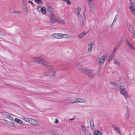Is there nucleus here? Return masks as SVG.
<instances>
[{
	"mask_svg": "<svg viewBox=\"0 0 135 135\" xmlns=\"http://www.w3.org/2000/svg\"><path fill=\"white\" fill-rule=\"evenodd\" d=\"M32 59L34 61L42 64L49 70L45 72L47 75L52 78L55 77L56 71H55L54 68L50 63L42 57H32Z\"/></svg>",
	"mask_w": 135,
	"mask_h": 135,
	"instance_id": "obj_1",
	"label": "nucleus"
},
{
	"mask_svg": "<svg viewBox=\"0 0 135 135\" xmlns=\"http://www.w3.org/2000/svg\"><path fill=\"white\" fill-rule=\"evenodd\" d=\"M74 65L81 73L88 77L91 78L95 77V74L94 71L84 66L78 62H75Z\"/></svg>",
	"mask_w": 135,
	"mask_h": 135,
	"instance_id": "obj_2",
	"label": "nucleus"
},
{
	"mask_svg": "<svg viewBox=\"0 0 135 135\" xmlns=\"http://www.w3.org/2000/svg\"><path fill=\"white\" fill-rule=\"evenodd\" d=\"M81 11L80 8V7H78L75 9L74 13L78 17L79 23V26L80 27H84L85 24L83 18L80 13Z\"/></svg>",
	"mask_w": 135,
	"mask_h": 135,
	"instance_id": "obj_3",
	"label": "nucleus"
},
{
	"mask_svg": "<svg viewBox=\"0 0 135 135\" xmlns=\"http://www.w3.org/2000/svg\"><path fill=\"white\" fill-rule=\"evenodd\" d=\"M49 17L50 19L49 22L50 23L55 24L59 20L58 17L55 15L53 13L50 14Z\"/></svg>",
	"mask_w": 135,
	"mask_h": 135,
	"instance_id": "obj_4",
	"label": "nucleus"
},
{
	"mask_svg": "<svg viewBox=\"0 0 135 135\" xmlns=\"http://www.w3.org/2000/svg\"><path fill=\"white\" fill-rule=\"evenodd\" d=\"M119 90L120 93L127 99L129 98V96L127 91L124 86H121L119 87Z\"/></svg>",
	"mask_w": 135,
	"mask_h": 135,
	"instance_id": "obj_5",
	"label": "nucleus"
},
{
	"mask_svg": "<svg viewBox=\"0 0 135 135\" xmlns=\"http://www.w3.org/2000/svg\"><path fill=\"white\" fill-rule=\"evenodd\" d=\"M65 102L68 104L75 103V97H69L66 98L65 99Z\"/></svg>",
	"mask_w": 135,
	"mask_h": 135,
	"instance_id": "obj_6",
	"label": "nucleus"
},
{
	"mask_svg": "<svg viewBox=\"0 0 135 135\" xmlns=\"http://www.w3.org/2000/svg\"><path fill=\"white\" fill-rule=\"evenodd\" d=\"M30 119L29 123L31 125L35 126H38L40 125V123L38 121L32 118H31Z\"/></svg>",
	"mask_w": 135,
	"mask_h": 135,
	"instance_id": "obj_7",
	"label": "nucleus"
},
{
	"mask_svg": "<svg viewBox=\"0 0 135 135\" xmlns=\"http://www.w3.org/2000/svg\"><path fill=\"white\" fill-rule=\"evenodd\" d=\"M91 11L94 9V3L93 0H87Z\"/></svg>",
	"mask_w": 135,
	"mask_h": 135,
	"instance_id": "obj_8",
	"label": "nucleus"
},
{
	"mask_svg": "<svg viewBox=\"0 0 135 135\" xmlns=\"http://www.w3.org/2000/svg\"><path fill=\"white\" fill-rule=\"evenodd\" d=\"M107 57V54H104L99 59L98 61L99 63L100 64H103L104 63Z\"/></svg>",
	"mask_w": 135,
	"mask_h": 135,
	"instance_id": "obj_9",
	"label": "nucleus"
},
{
	"mask_svg": "<svg viewBox=\"0 0 135 135\" xmlns=\"http://www.w3.org/2000/svg\"><path fill=\"white\" fill-rule=\"evenodd\" d=\"M86 100L84 99L75 97V103H85Z\"/></svg>",
	"mask_w": 135,
	"mask_h": 135,
	"instance_id": "obj_10",
	"label": "nucleus"
},
{
	"mask_svg": "<svg viewBox=\"0 0 135 135\" xmlns=\"http://www.w3.org/2000/svg\"><path fill=\"white\" fill-rule=\"evenodd\" d=\"M61 33H55L52 35V37L55 39H61Z\"/></svg>",
	"mask_w": 135,
	"mask_h": 135,
	"instance_id": "obj_11",
	"label": "nucleus"
},
{
	"mask_svg": "<svg viewBox=\"0 0 135 135\" xmlns=\"http://www.w3.org/2000/svg\"><path fill=\"white\" fill-rule=\"evenodd\" d=\"M127 27L129 29L130 31H132V34L134 35V36H133V37L135 38V31L132 25L130 24H128L127 25Z\"/></svg>",
	"mask_w": 135,
	"mask_h": 135,
	"instance_id": "obj_12",
	"label": "nucleus"
},
{
	"mask_svg": "<svg viewBox=\"0 0 135 135\" xmlns=\"http://www.w3.org/2000/svg\"><path fill=\"white\" fill-rule=\"evenodd\" d=\"M46 7L47 8V12L50 14L53 13L54 11V9L51 5L47 4L46 5Z\"/></svg>",
	"mask_w": 135,
	"mask_h": 135,
	"instance_id": "obj_13",
	"label": "nucleus"
},
{
	"mask_svg": "<svg viewBox=\"0 0 135 135\" xmlns=\"http://www.w3.org/2000/svg\"><path fill=\"white\" fill-rule=\"evenodd\" d=\"M94 45V43L93 42H91L88 46V51L90 53L92 52V48Z\"/></svg>",
	"mask_w": 135,
	"mask_h": 135,
	"instance_id": "obj_14",
	"label": "nucleus"
},
{
	"mask_svg": "<svg viewBox=\"0 0 135 135\" xmlns=\"http://www.w3.org/2000/svg\"><path fill=\"white\" fill-rule=\"evenodd\" d=\"M88 33V32H85V31L81 33L78 35L77 37L79 39H81L83 37L84 35H86Z\"/></svg>",
	"mask_w": 135,
	"mask_h": 135,
	"instance_id": "obj_15",
	"label": "nucleus"
},
{
	"mask_svg": "<svg viewBox=\"0 0 135 135\" xmlns=\"http://www.w3.org/2000/svg\"><path fill=\"white\" fill-rule=\"evenodd\" d=\"M61 38H70L71 37V36L67 34H64L61 33Z\"/></svg>",
	"mask_w": 135,
	"mask_h": 135,
	"instance_id": "obj_16",
	"label": "nucleus"
},
{
	"mask_svg": "<svg viewBox=\"0 0 135 135\" xmlns=\"http://www.w3.org/2000/svg\"><path fill=\"white\" fill-rule=\"evenodd\" d=\"M113 128L115 129L117 132V133L121 134V132H120V130L119 128L118 127L116 126L115 125L113 124L112 126Z\"/></svg>",
	"mask_w": 135,
	"mask_h": 135,
	"instance_id": "obj_17",
	"label": "nucleus"
},
{
	"mask_svg": "<svg viewBox=\"0 0 135 135\" xmlns=\"http://www.w3.org/2000/svg\"><path fill=\"white\" fill-rule=\"evenodd\" d=\"M14 120L17 123H18L19 124L21 125H24L23 123L19 119H17V118H16Z\"/></svg>",
	"mask_w": 135,
	"mask_h": 135,
	"instance_id": "obj_18",
	"label": "nucleus"
},
{
	"mask_svg": "<svg viewBox=\"0 0 135 135\" xmlns=\"http://www.w3.org/2000/svg\"><path fill=\"white\" fill-rule=\"evenodd\" d=\"M126 44L129 47H130L131 49L132 50H135V48L133 46L131 45L130 44V43L128 41H127L126 42Z\"/></svg>",
	"mask_w": 135,
	"mask_h": 135,
	"instance_id": "obj_19",
	"label": "nucleus"
},
{
	"mask_svg": "<svg viewBox=\"0 0 135 135\" xmlns=\"http://www.w3.org/2000/svg\"><path fill=\"white\" fill-rule=\"evenodd\" d=\"M134 6H131L129 7V8L130 9L131 13L133 14L135 13V9L134 8Z\"/></svg>",
	"mask_w": 135,
	"mask_h": 135,
	"instance_id": "obj_20",
	"label": "nucleus"
},
{
	"mask_svg": "<svg viewBox=\"0 0 135 135\" xmlns=\"http://www.w3.org/2000/svg\"><path fill=\"white\" fill-rule=\"evenodd\" d=\"M93 134L95 135H102V133L100 131H95L93 133Z\"/></svg>",
	"mask_w": 135,
	"mask_h": 135,
	"instance_id": "obj_21",
	"label": "nucleus"
},
{
	"mask_svg": "<svg viewBox=\"0 0 135 135\" xmlns=\"http://www.w3.org/2000/svg\"><path fill=\"white\" fill-rule=\"evenodd\" d=\"M114 63L117 65L120 66V63L119 61L117 59H114L113 60Z\"/></svg>",
	"mask_w": 135,
	"mask_h": 135,
	"instance_id": "obj_22",
	"label": "nucleus"
},
{
	"mask_svg": "<svg viewBox=\"0 0 135 135\" xmlns=\"http://www.w3.org/2000/svg\"><path fill=\"white\" fill-rule=\"evenodd\" d=\"M41 12L43 14H46V9L45 7H43L41 9Z\"/></svg>",
	"mask_w": 135,
	"mask_h": 135,
	"instance_id": "obj_23",
	"label": "nucleus"
},
{
	"mask_svg": "<svg viewBox=\"0 0 135 135\" xmlns=\"http://www.w3.org/2000/svg\"><path fill=\"white\" fill-rule=\"evenodd\" d=\"M26 122H28L29 123L30 120L31 119V118H28L25 117H23L22 118Z\"/></svg>",
	"mask_w": 135,
	"mask_h": 135,
	"instance_id": "obj_24",
	"label": "nucleus"
},
{
	"mask_svg": "<svg viewBox=\"0 0 135 135\" xmlns=\"http://www.w3.org/2000/svg\"><path fill=\"white\" fill-rule=\"evenodd\" d=\"M1 114L4 117H7L9 113L6 112H1Z\"/></svg>",
	"mask_w": 135,
	"mask_h": 135,
	"instance_id": "obj_25",
	"label": "nucleus"
},
{
	"mask_svg": "<svg viewBox=\"0 0 135 135\" xmlns=\"http://www.w3.org/2000/svg\"><path fill=\"white\" fill-rule=\"evenodd\" d=\"M82 130L84 133H86V130L85 127L83 125H82Z\"/></svg>",
	"mask_w": 135,
	"mask_h": 135,
	"instance_id": "obj_26",
	"label": "nucleus"
},
{
	"mask_svg": "<svg viewBox=\"0 0 135 135\" xmlns=\"http://www.w3.org/2000/svg\"><path fill=\"white\" fill-rule=\"evenodd\" d=\"M35 1L39 4H41L42 3L41 0H35Z\"/></svg>",
	"mask_w": 135,
	"mask_h": 135,
	"instance_id": "obj_27",
	"label": "nucleus"
},
{
	"mask_svg": "<svg viewBox=\"0 0 135 135\" xmlns=\"http://www.w3.org/2000/svg\"><path fill=\"white\" fill-rule=\"evenodd\" d=\"M7 123L9 126H12L13 127H14L15 126V125H14V124L13 123H12L11 122H10V121L7 122Z\"/></svg>",
	"mask_w": 135,
	"mask_h": 135,
	"instance_id": "obj_28",
	"label": "nucleus"
},
{
	"mask_svg": "<svg viewBox=\"0 0 135 135\" xmlns=\"http://www.w3.org/2000/svg\"><path fill=\"white\" fill-rule=\"evenodd\" d=\"M101 69L100 68H98L96 72V74L98 75L100 73Z\"/></svg>",
	"mask_w": 135,
	"mask_h": 135,
	"instance_id": "obj_29",
	"label": "nucleus"
},
{
	"mask_svg": "<svg viewBox=\"0 0 135 135\" xmlns=\"http://www.w3.org/2000/svg\"><path fill=\"white\" fill-rule=\"evenodd\" d=\"M59 22L61 23L62 24H64L65 23V22L64 21L62 20L59 19L58 20Z\"/></svg>",
	"mask_w": 135,
	"mask_h": 135,
	"instance_id": "obj_30",
	"label": "nucleus"
},
{
	"mask_svg": "<svg viewBox=\"0 0 135 135\" xmlns=\"http://www.w3.org/2000/svg\"><path fill=\"white\" fill-rule=\"evenodd\" d=\"M0 35L2 36H5L6 35V33L2 31H0Z\"/></svg>",
	"mask_w": 135,
	"mask_h": 135,
	"instance_id": "obj_31",
	"label": "nucleus"
},
{
	"mask_svg": "<svg viewBox=\"0 0 135 135\" xmlns=\"http://www.w3.org/2000/svg\"><path fill=\"white\" fill-rule=\"evenodd\" d=\"M121 43V42H119L115 46V48H116L117 49H118L119 47L120 46Z\"/></svg>",
	"mask_w": 135,
	"mask_h": 135,
	"instance_id": "obj_32",
	"label": "nucleus"
},
{
	"mask_svg": "<svg viewBox=\"0 0 135 135\" xmlns=\"http://www.w3.org/2000/svg\"><path fill=\"white\" fill-rule=\"evenodd\" d=\"M113 57L109 56V57L108 59V62L112 60L113 59Z\"/></svg>",
	"mask_w": 135,
	"mask_h": 135,
	"instance_id": "obj_33",
	"label": "nucleus"
},
{
	"mask_svg": "<svg viewBox=\"0 0 135 135\" xmlns=\"http://www.w3.org/2000/svg\"><path fill=\"white\" fill-rule=\"evenodd\" d=\"M125 116L127 118H128L129 117V115L128 113V112H127L125 114Z\"/></svg>",
	"mask_w": 135,
	"mask_h": 135,
	"instance_id": "obj_34",
	"label": "nucleus"
},
{
	"mask_svg": "<svg viewBox=\"0 0 135 135\" xmlns=\"http://www.w3.org/2000/svg\"><path fill=\"white\" fill-rule=\"evenodd\" d=\"M117 16H118V15L117 14L114 18V20L113 22H112V24L111 25H112L113 24V23H114V22L117 19Z\"/></svg>",
	"mask_w": 135,
	"mask_h": 135,
	"instance_id": "obj_35",
	"label": "nucleus"
},
{
	"mask_svg": "<svg viewBox=\"0 0 135 135\" xmlns=\"http://www.w3.org/2000/svg\"><path fill=\"white\" fill-rule=\"evenodd\" d=\"M94 126V124L93 121L91 120L90 121V127L91 128H92Z\"/></svg>",
	"mask_w": 135,
	"mask_h": 135,
	"instance_id": "obj_36",
	"label": "nucleus"
},
{
	"mask_svg": "<svg viewBox=\"0 0 135 135\" xmlns=\"http://www.w3.org/2000/svg\"><path fill=\"white\" fill-rule=\"evenodd\" d=\"M117 49V48H115V47L114 49L113 50L112 52L111 53H112L113 54H115V53L116 51V50Z\"/></svg>",
	"mask_w": 135,
	"mask_h": 135,
	"instance_id": "obj_37",
	"label": "nucleus"
},
{
	"mask_svg": "<svg viewBox=\"0 0 135 135\" xmlns=\"http://www.w3.org/2000/svg\"><path fill=\"white\" fill-rule=\"evenodd\" d=\"M110 84H112L113 85H114V86L116 85H117V83L115 82H111L110 83Z\"/></svg>",
	"mask_w": 135,
	"mask_h": 135,
	"instance_id": "obj_38",
	"label": "nucleus"
},
{
	"mask_svg": "<svg viewBox=\"0 0 135 135\" xmlns=\"http://www.w3.org/2000/svg\"><path fill=\"white\" fill-rule=\"evenodd\" d=\"M7 117L8 118H9V119H10L11 118H12V117L10 114H8V115L7 116Z\"/></svg>",
	"mask_w": 135,
	"mask_h": 135,
	"instance_id": "obj_39",
	"label": "nucleus"
},
{
	"mask_svg": "<svg viewBox=\"0 0 135 135\" xmlns=\"http://www.w3.org/2000/svg\"><path fill=\"white\" fill-rule=\"evenodd\" d=\"M67 2V4L68 5H71V3L69 0H68Z\"/></svg>",
	"mask_w": 135,
	"mask_h": 135,
	"instance_id": "obj_40",
	"label": "nucleus"
},
{
	"mask_svg": "<svg viewBox=\"0 0 135 135\" xmlns=\"http://www.w3.org/2000/svg\"><path fill=\"white\" fill-rule=\"evenodd\" d=\"M14 13H20L21 12L20 11H14Z\"/></svg>",
	"mask_w": 135,
	"mask_h": 135,
	"instance_id": "obj_41",
	"label": "nucleus"
},
{
	"mask_svg": "<svg viewBox=\"0 0 135 135\" xmlns=\"http://www.w3.org/2000/svg\"><path fill=\"white\" fill-rule=\"evenodd\" d=\"M75 119V116H74L73 118L69 119V120L72 121V120H74Z\"/></svg>",
	"mask_w": 135,
	"mask_h": 135,
	"instance_id": "obj_42",
	"label": "nucleus"
},
{
	"mask_svg": "<svg viewBox=\"0 0 135 135\" xmlns=\"http://www.w3.org/2000/svg\"><path fill=\"white\" fill-rule=\"evenodd\" d=\"M58 122H59V120L56 119L55 121V123H56V124L57 123H58Z\"/></svg>",
	"mask_w": 135,
	"mask_h": 135,
	"instance_id": "obj_43",
	"label": "nucleus"
},
{
	"mask_svg": "<svg viewBox=\"0 0 135 135\" xmlns=\"http://www.w3.org/2000/svg\"><path fill=\"white\" fill-rule=\"evenodd\" d=\"M114 54H113L112 53H111V54H110V56H112L113 57H114Z\"/></svg>",
	"mask_w": 135,
	"mask_h": 135,
	"instance_id": "obj_44",
	"label": "nucleus"
},
{
	"mask_svg": "<svg viewBox=\"0 0 135 135\" xmlns=\"http://www.w3.org/2000/svg\"><path fill=\"white\" fill-rule=\"evenodd\" d=\"M24 9H25V11L26 12H28V9L27 8H25Z\"/></svg>",
	"mask_w": 135,
	"mask_h": 135,
	"instance_id": "obj_45",
	"label": "nucleus"
},
{
	"mask_svg": "<svg viewBox=\"0 0 135 135\" xmlns=\"http://www.w3.org/2000/svg\"><path fill=\"white\" fill-rule=\"evenodd\" d=\"M23 8H27V5L26 4H24Z\"/></svg>",
	"mask_w": 135,
	"mask_h": 135,
	"instance_id": "obj_46",
	"label": "nucleus"
},
{
	"mask_svg": "<svg viewBox=\"0 0 135 135\" xmlns=\"http://www.w3.org/2000/svg\"><path fill=\"white\" fill-rule=\"evenodd\" d=\"M29 3H30L33 6V3L31 1H29L28 2Z\"/></svg>",
	"mask_w": 135,
	"mask_h": 135,
	"instance_id": "obj_47",
	"label": "nucleus"
},
{
	"mask_svg": "<svg viewBox=\"0 0 135 135\" xmlns=\"http://www.w3.org/2000/svg\"><path fill=\"white\" fill-rule=\"evenodd\" d=\"M10 120H11L13 122H14V119L13 118V117H12V118H11L10 119Z\"/></svg>",
	"mask_w": 135,
	"mask_h": 135,
	"instance_id": "obj_48",
	"label": "nucleus"
},
{
	"mask_svg": "<svg viewBox=\"0 0 135 135\" xmlns=\"http://www.w3.org/2000/svg\"><path fill=\"white\" fill-rule=\"evenodd\" d=\"M132 5L134 6V7L135 8V3H133L132 4Z\"/></svg>",
	"mask_w": 135,
	"mask_h": 135,
	"instance_id": "obj_49",
	"label": "nucleus"
},
{
	"mask_svg": "<svg viewBox=\"0 0 135 135\" xmlns=\"http://www.w3.org/2000/svg\"><path fill=\"white\" fill-rule=\"evenodd\" d=\"M40 7L39 6H38L37 7V10H38L39 9V8H40Z\"/></svg>",
	"mask_w": 135,
	"mask_h": 135,
	"instance_id": "obj_50",
	"label": "nucleus"
},
{
	"mask_svg": "<svg viewBox=\"0 0 135 135\" xmlns=\"http://www.w3.org/2000/svg\"><path fill=\"white\" fill-rule=\"evenodd\" d=\"M66 2L68 0H62Z\"/></svg>",
	"mask_w": 135,
	"mask_h": 135,
	"instance_id": "obj_51",
	"label": "nucleus"
},
{
	"mask_svg": "<svg viewBox=\"0 0 135 135\" xmlns=\"http://www.w3.org/2000/svg\"><path fill=\"white\" fill-rule=\"evenodd\" d=\"M132 0H130V1H131Z\"/></svg>",
	"mask_w": 135,
	"mask_h": 135,
	"instance_id": "obj_52",
	"label": "nucleus"
}]
</instances>
